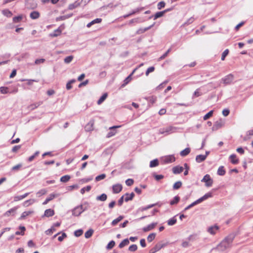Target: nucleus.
Returning a JSON list of instances; mask_svg holds the SVG:
<instances>
[{"mask_svg": "<svg viewBox=\"0 0 253 253\" xmlns=\"http://www.w3.org/2000/svg\"><path fill=\"white\" fill-rule=\"evenodd\" d=\"M115 241L112 240L107 245L106 248L108 250L112 249L115 246Z\"/></svg>", "mask_w": 253, "mask_h": 253, "instance_id": "3c124183", "label": "nucleus"}, {"mask_svg": "<svg viewBox=\"0 0 253 253\" xmlns=\"http://www.w3.org/2000/svg\"><path fill=\"white\" fill-rule=\"evenodd\" d=\"M200 203H200V201L199 200V199H198L196 201L193 202L192 203H191L190 205H189L187 207H186L185 208L184 211H187V210L190 209V208H191L192 207H194V206H195L197 204H199Z\"/></svg>", "mask_w": 253, "mask_h": 253, "instance_id": "c9c22d12", "label": "nucleus"}, {"mask_svg": "<svg viewBox=\"0 0 253 253\" xmlns=\"http://www.w3.org/2000/svg\"><path fill=\"white\" fill-rule=\"evenodd\" d=\"M129 243V240L128 239H125L120 243L119 248L122 249L125 246L127 245Z\"/></svg>", "mask_w": 253, "mask_h": 253, "instance_id": "c85d7f7f", "label": "nucleus"}, {"mask_svg": "<svg viewBox=\"0 0 253 253\" xmlns=\"http://www.w3.org/2000/svg\"><path fill=\"white\" fill-rule=\"evenodd\" d=\"M93 232L94 231L92 229L87 230L84 234L85 238L87 239L89 238L92 235Z\"/></svg>", "mask_w": 253, "mask_h": 253, "instance_id": "58836bf2", "label": "nucleus"}, {"mask_svg": "<svg viewBox=\"0 0 253 253\" xmlns=\"http://www.w3.org/2000/svg\"><path fill=\"white\" fill-rule=\"evenodd\" d=\"M30 17L32 19H37L40 17V13L37 11H32L30 13Z\"/></svg>", "mask_w": 253, "mask_h": 253, "instance_id": "4be33fe9", "label": "nucleus"}, {"mask_svg": "<svg viewBox=\"0 0 253 253\" xmlns=\"http://www.w3.org/2000/svg\"><path fill=\"white\" fill-rule=\"evenodd\" d=\"M54 214V211L53 210L49 209L47 210H46L44 211V213L43 216L46 217H50L52 216Z\"/></svg>", "mask_w": 253, "mask_h": 253, "instance_id": "2eb2a0df", "label": "nucleus"}, {"mask_svg": "<svg viewBox=\"0 0 253 253\" xmlns=\"http://www.w3.org/2000/svg\"><path fill=\"white\" fill-rule=\"evenodd\" d=\"M107 199V196L106 194L103 193L101 195L98 196L96 198V200L97 201H100L104 202Z\"/></svg>", "mask_w": 253, "mask_h": 253, "instance_id": "5701e85b", "label": "nucleus"}, {"mask_svg": "<svg viewBox=\"0 0 253 253\" xmlns=\"http://www.w3.org/2000/svg\"><path fill=\"white\" fill-rule=\"evenodd\" d=\"M70 178V176L69 175H64L60 178V181L62 182H67L69 180Z\"/></svg>", "mask_w": 253, "mask_h": 253, "instance_id": "c03bdc74", "label": "nucleus"}, {"mask_svg": "<svg viewBox=\"0 0 253 253\" xmlns=\"http://www.w3.org/2000/svg\"><path fill=\"white\" fill-rule=\"evenodd\" d=\"M81 3V2H79L76 1L74 3L69 4L68 6V9L70 10H73V9L80 6Z\"/></svg>", "mask_w": 253, "mask_h": 253, "instance_id": "bb28decb", "label": "nucleus"}, {"mask_svg": "<svg viewBox=\"0 0 253 253\" xmlns=\"http://www.w3.org/2000/svg\"><path fill=\"white\" fill-rule=\"evenodd\" d=\"M212 197V192H208L205 194L203 197H201L200 198L198 199L200 201V203L202 202L204 200H207L209 198H211Z\"/></svg>", "mask_w": 253, "mask_h": 253, "instance_id": "dca6fc26", "label": "nucleus"}, {"mask_svg": "<svg viewBox=\"0 0 253 253\" xmlns=\"http://www.w3.org/2000/svg\"><path fill=\"white\" fill-rule=\"evenodd\" d=\"M179 200L180 197L178 196H176L173 198V200L170 201L169 204L170 205L177 204L179 202Z\"/></svg>", "mask_w": 253, "mask_h": 253, "instance_id": "72a5a7b5", "label": "nucleus"}, {"mask_svg": "<svg viewBox=\"0 0 253 253\" xmlns=\"http://www.w3.org/2000/svg\"><path fill=\"white\" fill-rule=\"evenodd\" d=\"M159 164V162L158 159H156L151 161L150 163V167L154 168L158 166Z\"/></svg>", "mask_w": 253, "mask_h": 253, "instance_id": "473e14b6", "label": "nucleus"}, {"mask_svg": "<svg viewBox=\"0 0 253 253\" xmlns=\"http://www.w3.org/2000/svg\"><path fill=\"white\" fill-rule=\"evenodd\" d=\"M57 195L54 194H50L48 197L46 199V200L43 202V205H46L47 204L49 201L53 200L54 198L57 197Z\"/></svg>", "mask_w": 253, "mask_h": 253, "instance_id": "aec40b11", "label": "nucleus"}, {"mask_svg": "<svg viewBox=\"0 0 253 253\" xmlns=\"http://www.w3.org/2000/svg\"><path fill=\"white\" fill-rule=\"evenodd\" d=\"M172 129L173 127L172 126H168L166 128L160 129V133L161 134H164L165 133L169 134Z\"/></svg>", "mask_w": 253, "mask_h": 253, "instance_id": "6ab92c4d", "label": "nucleus"}, {"mask_svg": "<svg viewBox=\"0 0 253 253\" xmlns=\"http://www.w3.org/2000/svg\"><path fill=\"white\" fill-rule=\"evenodd\" d=\"M229 159L233 164L235 165L239 163V160L236 158V155L235 154L231 155L229 157Z\"/></svg>", "mask_w": 253, "mask_h": 253, "instance_id": "412c9836", "label": "nucleus"}, {"mask_svg": "<svg viewBox=\"0 0 253 253\" xmlns=\"http://www.w3.org/2000/svg\"><path fill=\"white\" fill-rule=\"evenodd\" d=\"M137 246L135 244H133V245L130 246L128 248V251L130 252H132L136 251L137 250Z\"/></svg>", "mask_w": 253, "mask_h": 253, "instance_id": "6e6d98bb", "label": "nucleus"}, {"mask_svg": "<svg viewBox=\"0 0 253 253\" xmlns=\"http://www.w3.org/2000/svg\"><path fill=\"white\" fill-rule=\"evenodd\" d=\"M73 58L74 57L72 55L68 56L64 59V62L66 64H69L72 61Z\"/></svg>", "mask_w": 253, "mask_h": 253, "instance_id": "49530a36", "label": "nucleus"}, {"mask_svg": "<svg viewBox=\"0 0 253 253\" xmlns=\"http://www.w3.org/2000/svg\"><path fill=\"white\" fill-rule=\"evenodd\" d=\"M132 74H130L127 77H126L124 81V83L121 85V87H125L131 80Z\"/></svg>", "mask_w": 253, "mask_h": 253, "instance_id": "a878e982", "label": "nucleus"}, {"mask_svg": "<svg viewBox=\"0 0 253 253\" xmlns=\"http://www.w3.org/2000/svg\"><path fill=\"white\" fill-rule=\"evenodd\" d=\"M214 250H217L221 252H223L226 250V248L223 246V245H221V242L217 246L215 249Z\"/></svg>", "mask_w": 253, "mask_h": 253, "instance_id": "8fccbe9b", "label": "nucleus"}, {"mask_svg": "<svg viewBox=\"0 0 253 253\" xmlns=\"http://www.w3.org/2000/svg\"><path fill=\"white\" fill-rule=\"evenodd\" d=\"M106 177V174H101L100 175H99L95 177V180L97 181H100L102 179H104Z\"/></svg>", "mask_w": 253, "mask_h": 253, "instance_id": "e2e57ef3", "label": "nucleus"}, {"mask_svg": "<svg viewBox=\"0 0 253 253\" xmlns=\"http://www.w3.org/2000/svg\"><path fill=\"white\" fill-rule=\"evenodd\" d=\"M87 210V207L83 208V205H81L74 208L72 210V214L74 216H79L83 212Z\"/></svg>", "mask_w": 253, "mask_h": 253, "instance_id": "f03ea898", "label": "nucleus"}, {"mask_svg": "<svg viewBox=\"0 0 253 253\" xmlns=\"http://www.w3.org/2000/svg\"><path fill=\"white\" fill-rule=\"evenodd\" d=\"M124 218V216L123 215H120L118 217L113 220L111 223L112 225L115 226L116 225L118 222H119L120 221H121Z\"/></svg>", "mask_w": 253, "mask_h": 253, "instance_id": "7c9ffc66", "label": "nucleus"}, {"mask_svg": "<svg viewBox=\"0 0 253 253\" xmlns=\"http://www.w3.org/2000/svg\"><path fill=\"white\" fill-rule=\"evenodd\" d=\"M40 105V103H36L32 104L29 106V108L31 110H34L35 108H37Z\"/></svg>", "mask_w": 253, "mask_h": 253, "instance_id": "69168bd1", "label": "nucleus"}, {"mask_svg": "<svg viewBox=\"0 0 253 253\" xmlns=\"http://www.w3.org/2000/svg\"><path fill=\"white\" fill-rule=\"evenodd\" d=\"M30 193L28 192V193H26L22 195L15 196L14 197V201L15 202H16V201L21 200L26 198L27 196H28Z\"/></svg>", "mask_w": 253, "mask_h": 253, "instance_id": "b1692460", "label": "nucleus"}, {"mask_svg": "<svg viewBox=\"0 0 253 253\" xmlns=\"http://www.w3.org/2000/svg\"><path fill=\"white\" fill-rule=\"evenodd\" d=\"M153 176L154 177L155 179L157 181L160 180L164 178V175L162 174H156L155 173L153 174Z\"/></svg>", "mask_w": 253, "mask_h": 253, "instance_id": "680f3d73", "label": "nucleus"}, {"mask_svg": "<svg viewBox=\"0 0 253 253\" xmlns=\"http://www.w3.org/2000/svg\"><path fill=\"white\" fill-rule=\"evenodd\" d=\"M213 111L211 110L206 114L203 117L204 120H207L212 116Z\"/></svg>", "mask_w": 253, "mask_h": 253, "instance_id": "09e8293b", "label": "nucleus"}, {"mask_svg": "<svg viewBox=\"0 0 253 253\" xmlns=\"http://www.w3.org/2000/svg\"><path fill=\"white\" fill-rule=\"evenodd\" d=\"M121 126H111L109 128V129L110 131L107 133L106 137L107 138H110L114 135H115V134L117 132V131L116 130V128H119Z\"/></svg>", "mask_w": 253, "mask_h": 253, "instance_id": "0eeeda50", "label": "nucleus"}, {"mask_svg": "<svg viewBox=\"0 0 253 253\" xmlns=\"http://www.w3.org/2000/svg\"><path fill=\"white\" fill-rule=\"evenodd\" d=\"M194 21V18L193 17L189 18L183 24V26L188 25L191 23H192Z\"/></svg>", "mask_w": 253, "mask_h": 253, "instance_id": "4d7b16f0", "label": "nucleus"}, {"mask_svg": "<svg viewBox=\"0 0 253 253\" xmlns=\"http://www.w3.org/2000/svg\"><path fill=\"white\" fill-rule=\"evenodd\" d=\"M166 5V3L164 1H161L159 2L157 4V8L159 10L161 9L162 8H164Z\"/></svg>", "mask_w": 253, "mask_h": 253, "instance_id": "864d4df0", "label": "nucleus"}, {"mask_svg": "<svg viewBox=\"0 0 253 253\" xmlns=\"http://www.w3.org/2000/svg\"><path fill=\"white\" fill-rule=\"evenodd\" d=\"M35 199H29L28 200L25 201L23 203V206L24 207H28L29 205L33 204L34 203H35Z\"/></svg>", "mask_w": 253, "mask_h": 253, "instance_id": "37998d69", "label": "nucleus"}, {"mask_svg": "<svg viewBox=\"0 0 253 253\" xmlns=\"http://www.w3.org/2000/svg\"><path fill=\"white\" fill-rule=\"evenodd\" d=\"M83 234V230L82 229H78L74 232V235L76 237H80Z\"/></svg>", "mask_w": 253, "mask_h": 253, "instance_id": "5fc2aeb1", "label": "nucleus"}, {"mask_svg": "<svg viewBox=\"0 0 253 253\" xmlns=\"http://www.w3.org/2000/svg\"><path fill=\"white\" fill-rule=\"evenodd\" d=\"M92 126H93V124H90L89 123H88L85 126V130L86 131H91L93 129V128H92Z\"/></svg>", "mask_w": 253, "mask_h": 253, "instance_id": "338daca9", "label": "nucleus"}, {"mask_svg": "<svg viewBox=\"0 0 253 253\" xmlns=\"http://www.w3.org/2000/svg\"><path fill=\"white\" fill-rule=\"evenodd\" d=\"M183 169L184 168L179 166L174 167L172 169V172L175 174L180 173L183 171Z\"/></svg>", "mask_w": 253, "mask_h": 253, "instance_id": "9b49d317", "label": "nucleus"}, {"mask_svg": "<svg viewBox=\"0 0 253 253\" xmlns=\"http://www.w3.org/2000/svg\"><path fill=\"white\" fill-rule=\"evenodd\" d=\"M0 91L2 94H6L8 92V88L7 87L1 86L0 87Z\"/></svg>", "mask_w": 253, "mask_h": 253, "instance_id": "bf43d9fd", "label": "nucleus"}, {"mask_svg": "<svg viewBox=\"0 0 253 253\" xmlns=\"http://www.w3.org/2000/svg\"><path fill=\"white\" fill-rule=\"evenodd\" d=\"M219 227L217 225L215 224L213 226H211L208 228L207 231L211 235H214L216 232L218 230Z\"/></svg>", "mask_w": 253, "mask_h": 253, "instance_id": "1a4fd4ad", "label": "nucleus"}, {"mask_svg": "<svg viewBox=\"0 0 253 253\" xmlns=\"http://www.w3.org/2000/svg\"><path fill=\"white\" fill-rule=\"evenodd\" d=\"M26 6L27 8L33 9L37 7V4L35 0H27Z\"/></svg>", "mask_w": 253, "mask_h": 253, "instance_id": "39448f33", "label": "nucleus"}, {"mask_svg": "<svg viewBox=\"0 0 253 253\" xmlns=\"http://www.w3.org/2000/svg\"><path fill=\"white\" fill-rule=\"evenodd\" d=\"M155 237H156V233H151L147 237V241L149 242H151L155 239Z\"/></svg>", "mask_w": 253, "mask_h": 253, "instance_id": "a18cd8bd", "label": "nucleus"}, {"mask_svg": "<svg viewBox=\"0 0 253 253\" xmlns=\"http://www.w3.org/2000/svg\"><path fill=\"white\" fill-rule=\"evenodd\" d=\"M234 79V76L232 74H229L222 79V81L224 84H229L232 83Z\"/></svg>", "mask_w": 253, "mask_h": 253, "instance_id": "423d86ee", "label": "nucleus"}, {"mask_svg": "<svg viewBox=\"0 0 253 253\" xmlns=\"http://www.w3.org/2000/svg\"><path fill=\"white\" fill-rule=\"evenodd\" d=\"M146 99L149 103H151L152 104H153L154 103H155L157 100V97L155 96H151L148 97Z\"/></svg>", "mask_w": 253, "mask_h": 253, "instance_id": "e433bc0d", "label": "nucleus"}, {"mask_svg": "<svg viewBox=\"0 0 253 253\" xmlns=\"http://www.w3.org/2000/svg\"><path fill=\"white\" fill-rule=\"evenodd\" d=\"M22 16H21V15L15 16L13 18V21L14 23H18L22 20Z\"/></svg>", "mask_w": 253, "mask_h": 253, "instance_id": "13d9d810", "label": "nucleus"}, {"mask_svg": "<svg viewBox=\"0 0 253 253\" xmlns=\"http://www.w3.org/2000/svg\"><path fill=\"white\" fill-rule=\"evenodd\" d=\"M163 160L165 163H170L175 161V158L173 156H169L166 157Z\"/></svg>", "mask_w": 253, "mask_h": 253, "instance_id": "f3484780", "label": "nucleus"}, {"mask_svg": "<svg viewBox=\"0 0 253 253\" xmlns=\"http://www.w3.org/2000/svg\"><path fill=\"white\" fill-rule=\"evenodd\" d=\"M134 183V180L133 179L128 178L126 180V184L127 186H131Z\"/></svg>", "mask_w": 253, "mask_h": 253, "instance_id": "0e129e2a", "label": "nucleus"}, {"mask_svg": "<svg viewBox=\"0 0 253 253\" xmlns=\"http://www.w3.org/2000/svg\"><path fill=\"white\" fill-rule=\"evenodd\" d=\"M201 181L205 182V185L207 187L211 186L213 183V180L209 174L205 175Z\"/></svg>", "mask_w": 253, "mask_h": 253, "instance_id": "7ed1b4c3", "label": "nucleus"}, {"mask_svg": "<svg viewBox=\"0 0 253 253\" xmlns=\"http://www.w3.org/2000/svg\"><path fill=\"white\" fill-rule=\"evenodd\" d=\"M123 189L122 185L121 184H116L112 186L113 192L115 194L120 193Z\"/></svg>", "mask_w": 253, "mask_h": 253, "instance_id": "9d476101", "label": "nucleus"}, {"mask_svg": "<svg viewBox=\"0 0 253 253\" xmlns=\"http://www.w3.org/2000/svg\"><path fill=\"white\" fill-rule=\"evenodd\" d=\"M61 33V30L60 28H58L57 29L54 31L53 33H51L50 36L52 37H56L59 36Z\"/></svg>", "mask_w": 253, "mask_h": 253, "instance_id": "c756f323", "label": "nucleus"}, {"mask_svg": "<svg viewBox=\"0 0 253 253\" xmlns=\"http://www.w3.org/2000/svg\"><path fill=\"white\" fill-rule=\"evenodd\" d=\"M164 14H165V12H163V11L157 12L154 15V20H156V19H158V18L163 16Z\"/></svg>", "mask_w": 253, "mask_h": 253, "instance_id": "a19ab883", "label": "nucleus"}, {"mask_svg": "<svg viewBox=\"0 0 253 253\" xmlns=\"http://www.w3.org/2000/svg\"><path fill=\"white\" fill-rule=\"evenodd\" d=\"M228 53H229V50L228 49H225L222 53V56H221V60H222V61L224 60L226 56L228 54Z\"/></svg>", "mask_w": 253, "mask_h": 253, "instance_id": "052dcab7", "label": "nucleus"}, {"mask_svg": "<svg viewBox=\"0 0 253 253\" xmlns=\"http://www.w3.org/2000/svg\"><path fill=\"white\" fill-rule=\"evenodd\" d=\"M167 245L165 243H158L149 251V253H155Z\"/></svg>", "mask_w": 253, "mask_h": 253, "instance_id": "20e7f679", "label": "nucleus"}, {"mask_svg": "<svg viewBox=\"0 0 253 253\" xmlns=\"http://www.w3.org/2000/svg\"><path fill=\"white\" fill-rule=\"evenodd\" d=\"M124 195L126 196V198H125V201L126 202H127L129 201L132 200L135 196V194L133 192H131L130 194L126 193Z\"/></svg>", "mask_w": 253, "mask_h": 253, "instance_id": "4468645a", "label": "nucleus"}, {"mask_svg": "<svg viewBox=\"0 0 253 253\" xmlns=\"http://www.w3.org/2000/svg\"><path fill=\"white\" fill-rule=\"evenodd\" d=\"M206 159V156L204 155H199L196 157V161L197 163H201L205 161Z\"/></svg>", "mask_w": 253, "mask_h": 253, "instance_id": "393cba45", "label": "nucleus"}, {"mask_svg": "<svg viewBox=\"0 0 253 253\" xmlns=\"http://www.w3.org/2000/svg\"><path fill=\"white\" fill-rule=\"evenodd\" d=\"M2 13L7 17H10L12 15V12L8 9H4L2 11Z\"/></svg>", "mask_w": 253, "mask_h": 253, "instance_id": "79ce46f5", "label": "nucleus"}, {"mask_svg": "<svg viewBox=\"0 0 253 253\" xmlns=\"http://www.w3.org/2000/svg\"><path fill=\"white\" fill-rule=\"evenodd\" d=\"M91 188V186L88 185L86 187H84L82 188L81 190V193L82 194H84L85 192V191H89L90 190Z\"/></svg>", "mask_w": 253, "mask_h": 253, "instance_id": "603ef678", "label": "nucleus"}, {"mask_svg": "<svg viewBox=\"0 0 253 253\" xmlns=\"http://www.w3.org/2000/svg\"><path fill=\"white\" fill-rule=\"evenodd\" d=\"M234 238L235 235L234 234H230L221 242V245H223L226 249L231 248Z\"/></svg>", "mask_w": 253, "mask_h": 253, "instance_id": "f257e3e1", "label": "nucleus"}, {"mask_svg": "<svg viewBox=\"0 0 253 253\" xmlns=\"http://www.w3.org/2000/svg\"><path fill=\"white\" fill-rule=\"evenodd\" d=\"M171 50V48H169L164 54H163L158 59V61H161L164 59H165Z\"/></svg>", "mask_w": 253, "mask_h": 253, "instance_id": "de8ad7c7", "label": "nucleus"}, {"mask_svg": "<svg viewBox=\"0 0 253 253\" xmlns=\"http://www.w3.org/2000/svg\"><path fill=\"white\" fill-rule=\"evenodd\" d=\"M175 217V216H173V217L168 220V224L169 225L172 226L176 223L177 220Z\"/></svg>", "mask_w": 253, "mask_h": 253, "instance_id": "ea45409f", "label": "nucleus"}, {"mask_svg": "<svg viewBox=\"0 0 253 253\" xmlns=\"http://www.w3.org/2000/svg\"><path fill=\"white\" fill-rule=\"evenodd\" d=\"M108 94L107 93H104L98 100L97 104L98 105L101 104L107 97Z\"/></svg>", "mask_w": 253, "mask_h": 253, "instance_id": "2f4dec72", "label": "nucleus"}, {"mask_svg": "<svg viewBox=\"0 0 253 253\" xmlns=\"http://www.w3.org/2000/svg\"><path fill=\"white\" fill-rule=\"evenodd\" d=\"M217 174L219 175L223 176L225 174V170L224 169L223 166H220L219 167L217 170Z\"/></svg>", "mask_w": 253, "mask_h": 253, "instance_id": "f704fd0d", "label": "nucleus"}, {"mask_svg": "<svg viewBox=\"0 0 253 253\" xmlns=\"http://www.w3.org/2000/svg\"><path fill=\"white\" fill-rule=\"evenodd\" d=\"M224 124V121L221 119L215 122L212 127V130H216L221 128L223 126Z\"/></svg>", "mask_w": 253, "mask_h": 253, "instance_id": "6e6552de", "label": "nucleus"}, {"mask_svg": "<svg viewBox=\"0 0 253 253\" xmlns=\"http://www.w3.org/2000/svg\"><path fill=\"white\" fill-rule=\"evenodd\" d=\"M18 209V207H15L12 209H11L10 210H9V211H7L5 213H4V215L5 216H9L11 213H12V214L14 215L17 211V210Z\"/></svg>", "mask_w": 253, "mask_h": 253, "instance_id": "a211bd4d", "label": "nucleus"}, {"mask_svg": "<svg viewBox=\"0 0 253 253\" xmlns=\"http://www.w3.org/2000/svg\"><path fill=\"white\" fill-rule=\"evenodd\" d=\"M182 182L180 181L176 182L173 185L172 188L173 190H177L179 189L182 186Z\"/></svg>", "mask_w": 253, "mask_h": 253, "instance_id": "4c0bfd02", "label": "nucleus"}, {"mask_svg": "<svg viewBox=\"0 0 253 253\" xmlns=\"http://www.w3.org/2000/svg\"><path fill=\"white\" fill-rule=\"evenodd\" d=\"M190 148H186L180 152V155L182 157H185L190 153Z\"/></svg>", "mask_w": 253, "mask_h": 253, "instance_id": "cd10ccee", "label": "nucleus"}, {"mask_svg": "<svg viewBox=\"0 0 253 253\" xmlns=\"http://www.w3.org/2000/svg\"><path fill=\"white\" fill-rule=\"evenodd\" d=\"M155 24V23H154L153 24H152L150 26L146 27L145 28H140V29H139L136 31V34L139 35V34H141L142 33H144L146 31H148V30H149L151 28H152L154 26Z\"/></svg>", "mask_w": 253, "mask_h": 253, "instance_id": "f8f14e48", "label": "nucleus"}, {"mask_svg": "<svg viewBox=\"0 0 253 253\" xmlns=\"http://www.w3.org/2000/svg\"><path fill=\"white\" fill-rule=\"evenodd\" d=\"M157 223H152L149 224L148 226L143 228V231L145 232H148L152 229H154L155 226L157 225Z\"/></svg>", "mask_w": 253, "mask_h": 253, "instance_id": "ddd939ff", "label": "nucleus"}, {"mask_svg": "<svg viewBox=\"0 0 253 253\" xmlns=\"http://www.w3.org/2000/svg\"><path fill=\"white\" fill-rule=\"evenodd\" d=\"M55 228H54L53 226H52L51 228L48 229L46 231H45V233L46 235H50L53 232L55 231Z\"/></svg>", "mask_w": 253, "mask_h": 253, "instance_id": "774afa93", "label": "nucleus"}]
</instances>
